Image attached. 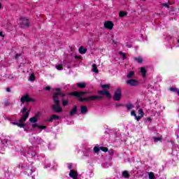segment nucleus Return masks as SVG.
Instances as JSON below:
<instances>
[{
	"mask_svg": "<svg viewBox=\"0 0 179 179\" xmlns=\"http://www.w3.org/2000/svg\"><path fill=\"white\" fill-rule=\"evenodd\" d=\"M136 120H137V121H139V120H141V116H136Z\"/></svg>",
	"mask_w": 179,
	"mask_h": 179,
	"instance_id": "37998d69",
	"label": "nucleus"
},
{
	"mask_svg": "<svg viewBox=\"0 0 179 179\" xmlns=\"http://www.w3.org/2000/svg\"><path fill=\"white\" fill-rule=\"evenodd\" d=\"M131 115H133V116L135 117H136V116H137V115H136V113L135 112V110H132V111L131 112Z\"/></svg>",
	"mask_w": 179,
	"mask_h": 179,
	"instance_id": "a19ab883",
	"label": "nucleus"
},
{
	"mask_svg": "<svg viewBox=\"0 0 179 179\" xmlns=\"http://www.w3.org/2000/svg\"><path fill=\"white\" fill-rule=\"evenodd\" d=\"M78 113V106L76 105L73 106V108L69 112L70 117H73L75 114H77Z\"/></svg>",
	"mask_w": 179,
	"mask_h": 179,
	"instance_id": "9b49d317",
	"label": "nucleus"
},
{
	"mask_svg": "<svg viewBox=\"0 0 179 179\" xmlns=\"http://www.w3.org/2000/svg\"><path fill=\"white\" fill-rule=\"evenodd\" d=\"M86 83H78L76 84L77 87L79 89H85L86 87Z\"/></svg>",
	"mask_w": 179,
	"mask_h": 179,
	"instance_id": "6ab92c4d",
	"label": "nucleus"
},
{
	"mask_svg": "<svg viewBox=\"0 0 179 179\" xmlns=\"http://www.w3.org/2000/svg\"><path fill=\"white\" fill-rule=\"evenodd\" d=\"M3 105L6 106V107H8V106H10V103L8 100H5Z\"/></svg>",
	"mask_w": 179,
	"mask_h": 179,
	"instance_id": "e433bc0d",
	"label": "nucleus"
},
{
	"mask_svg": "<svg viewBox=\"0 0 179 179\" xmlns=\"http://www.w3.org/2000/svg\"><path fill=\"white\" fill-rule=\"evenodd\" d=\"M102 89H107V90H110V85L105 84L101 85Z\"/></svg>",
	"mask_w": 179,
	"mask_h": 179,
	"instance_id": "c85d7f7f",
	"label": "nucleus"
},
{
	"mask_svg": "<svg viewBox=\"0 0 179 179\" xmlns=\"http://www.w3.org/2000/svg\"><path fill=\"white\" fill-rule=\"evenodd\" d=\"M120 55H123L122 59H125L127 58V54L122 52H120Z\"/></svg>",
	"mask_w": 179,
	"mask_h": 179,
	"instance_id": "4c0bfd02",
	"label": "nucleus"
},
{
	"mask_svg": "<svg viewBox=\"0 0 179 179\" xmlns=\"http://www.w3.org/2000/svg\"><path fill=\"white\" fill-rule=\"evenodd\" d=\"M176 93L178 94V96H179V90H178Z\"/></svg>",
	"mask_w": 179,
	"mask_h": 179,
	"instance_id": "4d7b16f0",
	"label": "nucleus"
},
{
	"mask_svg": "<svg viewBox=\"0 0 179 179\" xmlns=\"http://www.w3.org/2000/svg\"><path fill=\"white\" fill-rule=\"evenodd\" d=\"M6 92H8V93L10 92V88L7 87V88H6Z\"/></svg>",
	"mask_w": 179,
	"mask_h": 179,
	"instance_id": "09e8293b",
	"label": "nucleus"
},
{
	"mask_svg": "<svg viewBox=\"0 0 179 179\" xmlns=\"http://www.w3.org/2000/svg\"><path fill=\"white\" fill-rule=\"evenodd\" d=\"M20 26L21 29H27V27H30V21L24 17H21Z\"/></svg>",
	"mask_w": 179,
	"mask_h": 179,
	"instance_id": "7ed1b4c3",
	"label": "nucleus"
},
{
	"mask_svg": "<svg viewBox=\"0 0 179 179\" xmlns=\"http://www.w3.org/2000/svg\"><path fill=\"white\" fill-rule=\"evenodd\" d=\"M141 73L143 78H146V73H148V71H146V69L145 67L141 68Z\"/></svg>",
	"mask_w": 179,
	"mask_h": 179,
	"instance_id": "a211bd4d",
	"label": "nucleus"
},
{
	"mask_svg": "<svg viewBox=\"0 0 179 179\" xmlns=\"http://www.w3.org/2000/svg\"><path fill=\"white\" fill-rule=\"evenodd\" d=\"M103 27L105 29H108V30H113V27H114V23L111 21H106L103 24Z\"/></svg>",
	"mask_w": 179,
	"mask_h": 179,
	"instance_id": "6e6552de",
	"label": "nucleus"
},
{
	"mask_svg": "<svg viewBox=\"0 0 179 179\" xmlns=\"http://www.w3.org/2000/svg\"><path fill=\"white\" fill-rule=\"evenodd\" d=\"M44 90H47L48 92H50V90H51V87L47 86L44 88Z\"/></svg>",
	"mask_w": 179,
	"mask_h": 179,
	"instance_id": "ea45409f",
	"label": "nucleus"
},
{
	"mask_svg": "<svg viewBox=\"0 0 179 179\" xmlns=\"http://www.w3.org/2000/svg\"><path fill=\"white\" fill-rule=\"evenodd\" d=\"M29 115H30V110L27 111L25 114L22 116L19 120V122H26L27 118H29Z\"/></svg>",
	"mask_w": 179,
	"mask_h": 179,
	"instance_id": "1a4fd4ad",
	"label": "nucleus"
},
{
	"mask_svg": "<svg viewBox=\"0 0 179 179\" xmlns=\"http://www.w3.org/2000/svg\"><path fill=\"white\" fill-rule=\"evenodd\" d=\"M55 91L57 92H54L52 94V99H57V100H59V98L58 96H62V97H65V96H70L69 94H64L61 91V88H55Z\"/></svg>",
	"mask_w": 179,
	"mask_h": 179,
	"instance_id": "20e7f679",
	"label": "nucleus"
},
{
	"mask_svg": "<svg viewBox=\"0 0 179 179\" xmlns=\"http://www.w3.org/2000/svg\"><path fill=\"white\" fill-rule=\"evenodd\" d=\"M163 6H165V8H170V6L169 5V3H166L163 4Z\"/></svg>",
	"mask_w": 179,
	"mask_h": 179,
	"instance_id": "79ce46f5",
	"label": "nucleus"
},
{
	"mask_svg": "<svg viewBox=\"0 0 179 179\" xmlns=\"http://www.w3.org/2000/svg\"><path fill=\"white\" fill-rule=\"evenodd\" d=\"M129 86L136 87L139 85V82L136 79H130L126 81Z\"/></svg>",
	"mask_w": 179,
	"mask_h": 179,
	"instance_id": "0eeeda50",
	"label": "nucleus"
},
{
	"mask_svg": "<svg viewBox=\"0 0 179 179\" xmlns=\"http://www.w3.org/2000/svg\"><path fill=\"white\" fill-rule=\"evenodd\" d=\"M20 57V55H15V58H19Z\"/></svg>",
	"mask_w": 179,
	"mask_h": 179,
	"instance_id": "603ef678",
	"label": "nucleus"
},
{
	"mask_svg": "<svg viewBox=\"0 0 179 179\" xmlns=\"http://www.w3.org/2000/svg\"><path fill=\"white\" fill-rule=\"evenodd\" d=\"M171 1H173V3H174V0H170V1H169V3H171Z\"/></svg>",
	"mask_w": 179,
	"mask_h": 179,
	"instance_id": "5fc2aeb1",
	"label": "nucleus"
},
{
	"mask_svg": "<svg viewBox=\"0 0 179 179\" xmlns=\"http://www.w3.org/2000/svg\"><path fill=\"white\" fill-rule=\"evenodd\" d=\"M134 75H135V72H134V71H130V72L127 74V78H128V79H131V78H132V76H134Z\"/></svg>",
	"mask_w": 179,
	"mask_h": 179,
	"instance_id": "a878e982",
	"label": "nucleus"
},
{
	"mask_svg": "<svg viewBox=\"0 0 179 179\" xmlns=\"http://www.w3.org/2000/svg\"><path fill=\"white\" fill-rule=\"evenodd\" d=\"M36 79V76H34V74H31V76H29V80H35Z\"/></svg>",
	"mask_w": 179,
	"mask_h": 179,
	"instance_id": "c9c22d12",
	"label": "nucleus"
},
{
	"mask_svg": "<svg viewBox=\"0 0 179 179\" xmlns=\"http://www.w3.org/2000/svg\"><path fill=\"white\" fill-rule=\"evenodd\" d=\"M56 69L57 71H62V69H64V66L62 64H59L56 66Z\"/></svg>",
	"mask_w": 179,
	"mask_h": 179,
	"instance_id": "cd10ccee",
	"label": "nucleus"
},
{
	"mask_svg": "<svg viewBox=\"0 0 179 179\" xmlns=\"http://www.w3.org/2000/svg\"><path fill=\"white\" fill-rule=\"evenodd\" d=\"M75 59H80V56L76 55Z\"/></svg>",
	"mask_w": 179,
	"mask_h": 179,
	"instance_id": "a18cd8bd",
	"label": "nucleus"
},
{
	"mask_svg": "<svg viewBox=\"0 0 179 179\" xmlns=\"http://www.w3.org/2000/svg\"><path fill=\"white\" fill-rule=\"evenodd\" d=\"M53 101L55 104L52 106V110L55 113H62V108L61 107V103H59V99H57V98L53 99Z\"/></svg>",
	"mask_w": 179,
	"mask_h": 179,
	"instance_id": "f03ea898",
	"label": "nucleus"
},
{
	"mask_svg": "<svg viewBox=\"0 0 179 179\" xmlns=\"http://www.w3.org/2000/svg\"><path fill=\"white\" fill-rule=\"evenodd\" d=\"M147 121H148V122L152 121V118H150V117H147Z\"/></svg>",
	"mask_w": 179,
	"mask_h": 179,
	"instance_id": "3c124183",
	"label": "nucleus"
},
{
	"mask_svg": "<svg viewBox=\"0 0 179 179\" xmlns=\"http://www.w3.org/2000/svg\"><path fill=\"white\" fill-rule=\"evenodd\" d=\"M22 114H24V113H27V107L24 106L22 110Z\"/></svg>",
	"mask_w": 179,
	"mask_h": 179,
	"instance_id": "58836bf2",
	"label": "nucleus"
},
{
	"mask_svg": "<svg viewBox=\"0 0 179 179\" xmlns=\"http://www.w3.org/2000/svg\"><path fill=\"white\" fill-rule=\"evenodd\" d=\"M100 150L107 152H108V148L107 147H100Z\"/></svg>",
	"mask_w": 179,
	"mask_h": 179,
	"instance_id": "c756f323",
	"label": "nucleus"
},
{
	"mask_svg": "<svg viewBox=\"0 0 179 179\" xmlns=\"http://www.w3.org/2000/svg\"><path fill=\"white\" fill-rule=\"evenodd\" d=\"M31 157H34L36 156V152H32L31 154Z\"/></svg>",
	"mask_w": 179,
	"mask_h": 179,
	"instance_id": "49530a36",
	"label": "nucleus"
},
{
	"mask_svg": "<svg viewBox=\"0 0 179 179\" xmlns=\"http://www.w3.org/2000/svg\"><path fill=\"white\" fill-rule=\"evenodd\" d=\"M1 8H2V3H0V9H1Z\"/></svg>",
	"mask_w": 179,
	"mask_h": 179,
	"instance_id": "6e6d98bb",
	"label": "nucleus"
},
{
	"mask_svg": "<svg viewBox=\"0 0 179 179\" xmlns=\"http://www.w3.org/2000/svg\"><path fill=\"white\" fill-rule=\"evenodd\" d=\"M80 54H86V51H87V48H83V46L80 47L78 50Z\"/></svg>",
	"mask_w": 179,
	"mask_h": 179,
	"instance_id": "412c9836",
	"label": "nucleus"
},
{
	"mask_svg": "<svg viewBox=\"0 0 179 179\" xmlns=\"http://www.w3.org/2000/svg\"><path fill=\"white\" fill-rule=\"evenodd\" d=\"M13 124L17 126V124H19V123L18 122H13Z\"/></svg>",
	"mask_w": 179,
	"mask_h": 179,
	"instance_id": "864d4df0",
	"label": "nucleus"
},
{
	"mask_svg": "<svg viewBox=\"0 0 179 179\" xmlns=\"http://www.w3.org/2000/svg\"><path fill=\"white\" fill-rule=\"evenodd\" d=\"M80 113H81V114H87V106H80Z\"/></svg>",
	"mask_w": 179,
	"mask_h": 179,
	"instance_id": "2eb2a0df",
	"label": "nucleus"
},
{
	"mask_svg": "<svg viewBox=\"0 0 179 179\" xmlns=\"http://www.w3.org/2000/svg\"><path fill=\"white\" fill-rule=\"evenodd\" d=\"M119 16H120V17H124L127 16V12L120 11L119 13Z\"/></svg>",
	"mask_w": 179,
	"mask_h": 179,
	"instance_id": "393cba45",
	"label": "nucleus"
},
{
	"mask_svg": "<svg viewBox=\"0 0 179 179\" xmlns=\"http://www.w3.org/2000/svg\"><path fill=\"white\" fill-rule=\"evenodd\" d=\"M122 106V104H121V103L116 104V107H121Z\"/></svg>",
	"mask_w": 179,
	"mask_h": 179,
	"instance_id": "8fccbe9b",
	"label": "nucleus"
},
{
	"mask_svg": "<svg viewBox=\"0 0 179 179\" xmlns=\"http://www.w3.org/2000/svg\"><path fill=\"white\" fill-rule=\"evenodd\" d=\"M17 127H19L20 128H24V127H26V124L20 122L18 123Z\"/></svg>",
	"mask_w": 179,
	"mask_h": 179,
	"instance_id": "f704fd0d",
	"label": "nucleus"
},
{
	"mask_svg": "<svg viewBox=\"0 0 179 179\" xmlns=\"http://www.w3.org/2000/svg\"><path fill=\"white\" fill-rule=\"evenodd\" d=\"M127 108L128 110H132V108H134V105H132V103H129L127 105Z\"/></svg>",
	"mask_w": 179,
	"mask_h": 179,
	"instance_id": "7c9ffc66",
	"label": "nucleus"
},
{
	"mask_svg": "<svg viewBox=\"0 0 179 179\" xmlns=\"http://www.w3.org/2000/svg\"><path fill=\"white\" fill-rule=\"evenodd\" d=\"M69 177L73 179H78V172L75 170L71 169L69 174Z\"/></svg>",
	"mask_w": 179,
	"mask_h": 179,
	"instance_id": "f8f14e48",
	"label": "nucleus"
},
{
	"mask_svg": "<svg viewBox=\"0 0 179 179\" xmlns=\"http://www.w3.org/2000/svg\"><path fill=\"white\" fill-rule=\"evenodd\" d=\"M152 139L154 140V142L155 143H157V142H162L163 141V136H159V137H156V136H153Z\"/></svg>",
	"mask_w": 179,
	"mask_h": 179,
	"instance_id": "f3484780",
	"label": "nucleus"
},
{
	"mask_svg": "<svg viewBox=\"0 0 179 179\" xmlns=\"http://www.w3.org/2000/svg\"><path fill=\"white\" fill-rule=\"evenodd\" d=\"M59 120L58 115H52L47 120L48 122H52V121Z\"/></svg>",
	"mask_w": 179,
	"mask_h": 179,
	"instance_id": "ddd939ff",
	"label": "nucleus"
},
{
	"mask_svg": "<svg viewBox=\"0 0 179 179\" xmlns=\"http://www.w3.org/2000/svg\"><path fill=\"white\" fill-rule=\"evenodd\" d=\"M0 37H5L2 31H0Z\"/></svg>",
	"mask_w": 179,
	"mask_h": 179,
	"instance_id": "c03bdc74",
	"label": "nucleus"
},
{
	"mask_svg": "<svg viewBox=\"0 0 179 179\" xmlns=\"http://www.w3.org/2000/svg\"><path fill=\"white\" fill-rule=\"evenodd\" d=\"M138 114L139 115H141V117H143V115H145V113H143V110L142 109L138 110Z\"/></svg>",
	"mask_w": 179,
	"mask_h": 179,
	"instance_id": "72a5a7b5",
	"label": "nucleus"
},
{
	"mask_svg": "<svg viewBox=\"0 0 179 179\" xmlns=\"http://www.w3.org/2000/svg\"><path fill=\"white\" fill-rule=\"evenodd\" d=\"M35 100L29 96V94H26L23 96L21 97V103L24 104V103H34Z\"/></svg>",
	"mask_w": 179,
	"mask_h": 179,
	"instance_id": "423d86ee",
	"label": "nucleus"
},
{
	"mask_svg": "<svg viewBox=\"0 0 179 179\" xmlns=\"http://www.w3.org/2000/svg\"><path fill=\"white\" fill-rule=\"evenodd\" d=\"M122 177H124V178H129V173H128V171H124L122 172Z\"/></svg>",
	"mask_w": 179,
	"mask_h": 179,
	"instance_id": "5701e85b",
	"label": "nucleus"
},
{
	"mask_svg": "<svg viewBox=\"0 0 179 179\" xmlns=\"http://www.w3.org/2000/svg\"><path fill=\"white\" fill-rule=\"evenodd\" d=\"M92 71L95 73H99V69H97V65H96V64H94L92 65Z\"/></svg>",
	"mask_w": 179,
	"mask_h": 179,
	"instance_id": "4be33fe9",
	"label": "nucleus"
},
{
	"mask_svg": "<svg viewBox=\"0 0 179 179\" xmlns=\"http://www.w3.org/2000/svg\"><path fill=\"white\" fill-rule=\"evenodd\" d=\"M169 90H170L171 92H174L175 93H177L178 89V88H176V87H170V88H169Z\"/></svg>",
	"mask_w": 179,
	"mask_h": 179,
	"instance_id": "473e14b6",
	"label": "nucleus"
},
{
	"mask_svg": "<svg viewBox=\"0 0 179 179\" xmlns=\"http://www.w3.org/2000/svg\"><path fill=\"white\" fill-rule=\"evenodd\" d=\"M62 104L63 107H66L68 104H69V100L68 99H64V98L62 99Z\"/></svg>",
	"mask_w": 179,
	"mask_h": 179,
	"instance_id": "aec40b11",
	"label": "nucleus"
},
{
	"mask_svg": "<svg viewBox=\"0 0 179 179\" xmlns=\"http://www.w3.org/2000/svg\"><path fill=\"white\" fill-rule=\"evenodd\" d=\"M68 169L69 170H72V164H69V166H68Z\"/></svg>",
	"mask_w": 179,
	"mask_h": 179,
	"instance_id": "de8ad7c7",
	"label": "nucleus"
},
{
	"mask_svg": "<svg viewBox=\"0 0 179 179\" xmlns=\"http://www.w3.org/2000/svg\"><path fill=\"white\" fill-rule=\"evenodd\" d=\"M149 179H155V173L153 172H150L148 173Z\"/></svg>",
	"mask_w": 179,
	"mask_h": 179,
	"instance_id": "bb28decb",
	"label": "nucleus"
},
{
	"mask_svg": "<svg viewBox=\"0 0 179 179\" xmlns=\"http://www.w3.org/2000/svg\"><path fill=\"white\" fill-rule=\"evenodd\" d=\"M172 2V3H171ZM171 3H169L171 5H173V1Z\"/></svg>",
	"mask_w": 179,
	"mask_h": 179,
	"instance_id": "13d9d810",
	"label": "nucleus"
},
{
	"mask_svg": "<svg viewBox=\"0 0 179 179\" xmlns=\"http://www.w3.org/2000/svg\"><path fill=\"white\" fill-rule=\"evenodd\" d=\"M99 94H102L103 96H106L108 97V99H111V94L110 93V92L103 90H101V91H98Z\"/></svg>",
	"mask_w": 179,
	"mask_h": 179,
	"instance_id": "9d476101",
	"label": "nucleus"
},
{
	"mask_svg": "<svg viewBox=\"0 0 179 179\" xmlns=\"http://www.w3.org/2000/svg\"><path fill=\"white\" fill-rule=\"evenodd\" d=\"M143 1H146V0H143Z\"/></svg>",
	"mask_w": 179,
	"mask_h": 179,
	"instance_id": "bf43d9fd",
	"label": "nucleus"
},
{
	"mask_svg": "<svg viewBox=\"0 0 179 179\" xmlns=\"http://www.w3.org/2000/svg\"><path fill=\"white\" fill-rule=\"evenodd\" d=\"M94 153H99L100 152V148L95 146L94 148Z\"/></svg>",
	"mask_w": 179,
	"mask_h": 179,
	"instance_id": "2f4dec72",
	"label": "nucleus"
},
{
	"mask_svg": "<svg viewBox=\"0 0 179 179\" xmlns=\"http://www.w3.org/2000/svg\"><path fill=\"white\" fill-rule=\"evenodd\" d=\"M70 96H73V97H76V99H78V101L80 103H87L89 101H96L97 100H102L103 96H97V95H92L87 97H83L84 96H86V94H90V92L89 91H76L73 92H70L69 94Z\"/></svg>",
	"mask_w": 179,
	"mask_h": 179,
	"instance_id": "f257e3e1",
	"label": "nucleus"
},
{
	"mask_svg": "<svg viewBox=\"0 0 179 179\" xmlns=\"http://www.w3.org/2000/svg\"><path fill=\"white\" fill-rule=\"evenodd\" d=\"M38 115L36 114L35 116L31 117L29 119V122H31L32 124H36V122H38Z\"/></svg>",
	"mask_w": 179,
	"mask_h": 179,
	"instance_id": "4468645a",
	"label": "nucleus"
},
{
	"mask_svg": "<svg viewBox=\"0 0 179 179\" xmlns=\"http://www.w3.org/2000/svg\"><path fill=\"white\" fill-rule=\"evenodd\" d=\"M134 61H136L138 64H142V62H143V59L141 57H134Z\"/></svg>",
	"mask_w": 179,
	"mask_h": 179,
	"instance_id": "b1692460",
	"label": "nucleus"
},
{
	"mask_svg": "<svg viewBox=\"0 0 179 179\" xmlns=\"http://www.w3.org/2000/svg\"><path fill=\"white\" fill-rule=\"evenodd\" d=\"M121 97H122V90L119 87L115 92L113 100H115V101H120V100H121Z\"/></svg>",
	"mask_w": 179,
	"mask_h": 179,
	"instance_id": "39448f33",
	"label": "nucleus"
},
{
	"mask_svg": "<svg viewBox=\"0 0 179 179\" xmlns=\"http://www.w3.org/2000/svg\"><path fill=\"white\" fill-rule=\"evenodd\" d=\"M32 128H39V129H47V126L38 125L37 124H33Z\"/></svg>",
	"mask_w": 179,
	"mask_h": 179,
	"instance_id": "dca6fc26",
	"label": "nucleus"
}]
</instances>
